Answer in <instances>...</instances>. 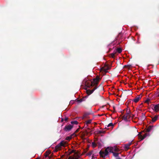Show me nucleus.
Segmentation results:
<instances>
[{
  "label": "nucleus",
  "mask_w": 159,
  "mask_h": 159,
  "mask_svg": "<svg viewBox=\"0 0 159 159\" xmlns=\"http://www.w3.org/2000/svg\"><path fill=\"white\" fill-rule=\"evenodd\" d=\"M78 123L77 121H72L71 122V124L66 126L65 129H71L75 127V125H77Z\"/></svg>",
  "instance_id": "f257e3e1"
},
{
  "label": "nucleus",
  "mask_w": 159,
  "mask_h": 159,
  "mask_svg": "<svg viewBox=\"0 0 159 159\" xmlns=\"http://www.w3.org/2000/svg\"><path fill=\"white\" fill-rule=\"evenodd\" d=\"M107 151H108V153L112 152L113 153L114 151L117 152L119 151V149L116 147L114 146V147H107L106 149Z\"/></svg>",
  "instance_id": "f03ea898"
},
{
  "label": "nucleus",
  "mask_w": 159,
  "mask_h": 159,
  "mask_svg": "<svg viewBox=\"0 0 159 159\" xmlns=\"http://www.w3.org/2000/svg\"><path fill=\"white\" fill-rule=\"evenodd\" d=\"M100 78L98 76H97L96 78L95 79H94L93 80L91 81V85L88 86L89 88L90 86L97 84Z\"/></svg>",
  "instance_id": "7ed1b4c3"
},
{
  "label": "nucleus",
  "mask_w": 159,
  "mask_h": 159,
  "mask_svg": "<svg viewBox=\"0 0 159 159\" xmlns=\"http://www.w3.org/2000/svg\"><path fill=\"white\" fill-rule=\"evenodd\" d=\"M99 154L100 156L103 158H104L106 156H107L108 154V152L107 151L106 149L104 151H101L99 152Z\"/></svg>",
  "instance_id": "20e7f679"
},
{
  "label": "nucleus",
  "mask_w": 159,
  "mask_h": 159,
  "mask_svg": "<svg viewBox=\"0 0 159 159\" xmlns=\"http://www.w3.org/2000/svg\"><path fill=\"white\" fill-rule=\"evenodd\" d=\"M130 117V112L129 111H128L126 114L124 115L123 116V119L126 121H128V119H129Z\"/></svg>",
  "instance_id": "39448f33"
},
{
  "label": "nucleus",
  "mask_w": 159,
  "mask_h": 159,
  "mask_svg": "<svg viewBox=\"0 0 159 159\" xmlns=\"http://www.w3.org/2000/svg\"><path fill=\"white\" fill-rule=\"evenodd\" d=\"M97 89V87H95L93 90H87L86 91V93L88 95H89L92 94L93 92Z\"/></svg>",
  "instance_id": "423d86ee"
},
{
  "label": "nucleus",
  "mask_w": 159,
  "mask_h": 159,
  "mask_svg": "<svg viewBox=\"0 0 159 159\" xmlns=\"http://www.w3.org/2000/svg\"><path fill=\"white\" fill-rule=\"evenodd\" d=\"M74 159H78L80 157V154L78 152H75L73 155Z\"/></svg>",
  "instance_id": "0eeeda50"
},
{
  "label": "nucleus",
  "mask_w": 159,
  "mask_h": 159,
  "mask_svg": "<svg viewBox=\"0 0 159 159\" xmlns=\"http://www.w3.org/2000/svg\"><path fill=\"white\" fill-rule=\"evenodd\" d=\"M141 98V96L140 95L138 96L134 99L133 101L135 102H137Z\"/></svg>",
  "instance_id": "6e6552de"
},
{
  "label": "nucleus",
  "mask_w": 159,
  "mask_h": 159,
  "mask_svg": "<svg viewBox=\"0 0 159 159\" xmlns=\"http://www.w3.org/2000/svg\"><path fill=\"white\" fill-rule=\"evenodd\" d=\"M61 144L59 143L55 147V151L57 152L60 149L61 147Z\"/></svg>",
  "instance_id": "1a4fd4ad"
},
{
  "label": "nucleus",
  "mask_w": 159,
  "mask_h": 159,
  "mask_svg": "<svg viewBox=\"0 0 159 159\" xmlns=\"http://www.w3.org/2000/svg\"><path fill=\"white\" fill-rule=\"evenodd\" d=\"M60 143L61 144V147H65L67 143L66 141H62Z\"/></svg>",
  "instance_id": "9d476101"
},
{
  "label": "nucleus",
  "mask_w": 159,
  "mask_h": 159,
  "mask_svg": "<svg viewBox=\"0 0 159 159\" xmlns=\"http://www.w3.org/2000/svg\"><path fill=\"white\" fill-rule=\"evenodd\" d=\"M154 110L156 112L158 111L159 110V107L158 105H156L155 106Z\"/></svg>",
  "instance_id": "9b49d317"
},
{
  "label": "nucleus",
  "mask_w": 159,
  "mask_h": 159,
  "mask_svg": "<svg viewBox=\"0 0 159 159\" xmlns=\"http://www.w3.org/2000/svg\"><path fill=\"white\" fill-rule=\"evenodd\" d=\"M139 137H140V138L141 139H140V140H143V139H144L147 136H148V134H147L146 133L145 134H144L143 135V136H142V135H139Z\"/></svg>",
  "instance_id": "f8f14e48"
},
{
  "label": "nucleus",
  "mask_w": 159,
  "mask_h": 159,
  "mask_svg": "<svg viewBox=\"0 0 159 159\" xmlns=\"http://www.w3.org/2000/svg\"><path fill=\"white\" fill-rule=\"evenodd\" d=\"M114 125V124H113L112 123H109L108 125H107V127H110V128H113Z\"/></svg>",
  "instance_id": "ddd939ff"
},
{
  "label": "nucleus",
  "mask_w": 159,
  "mask_h": 159,
  "mask_svg": "<svg viewBox=\"0 0 159 159\" xmlns=\"http://www.w3.org/2000/svg\"><path fill=\"white\" fill-rule=\"evenodd\" d=\"M156 129V126H154L153 125H150L148 127L147 129Z\"/></svg>",
  "instance_id": "4468645a"
},
{
  "label": "nucleus",
  "mask_w": 159,
  "mask_h": 159,
  "mask_svg": "<svg viewBox=\"0 0 159 159\" xmlns=\"http://www.w3.org/2000/svg\"><path fill=\"white\" fill-rule=\"evenodd\" d=\"M122 52V49L120 48H117L116 50V52H118V53H120Z\"/></svg>",
  "instance_id": "2eb2a0df"
},
{
  "label": "nucleus",
  "mask_w": 159,
  "mask_h": 159,
  "mask_svg": "<svg viewBox=\"0 0 159 159\" xmlns=\"http://www.w3.org/2000/svg\"><path fill=\"white\" fill-rule=\"evenodd\" d=\"M157 118H158L157 116H155L154 117L152 118V121L153 122L157 120Z\"/></svg>",
  "instance_id": "dca6fc26"
},
{
  "label": "nucleus",
  "mask_w": 159,
  "mask_h": 159,
  "mask_svg": "<svg viewBox=\"0 0 159 159\" xmlns=\"http://www.w3.org/2000/svg\"><path fill=\"white\" fill-rule=\"evenodd\" d=\"M72 138V135H71L70 136H68L66 137V140H70Z\"/></svg>",
  "instance_id": "f3484780"
},
{
  "label": "nucleus",
  "mask_w": 159,
  "mask_h": 159,
  "mask_svg": "<svg viewBox=\"0 0 159 159\" xmlns=\"http://www.w3.org/2000/svg\"><path fill=\"white\" fill-rule=\"evenodd\" d=\"M97 146V144H96V143L94 142H92V146L93 148H95Z\"/></svg>",
  "instance_id": "a211bd4d"
},
{
  "label": "nucleus",
  "mask_w": 159,
  "mask_h": 159,
  "mask_svg": "<svg viewBox=\"0 0 159 159\" xmlns=\"http://www.w3.org/2000/svg\"><path fill=\"white\" fill-rule=\"evenodd\" d=\"M113 155L115 157H117L118 156L119 154L117 153L113 152Z\"/></svg>",
  "instance_id": "6ab92c4d"
},
{
  "label": "nucleus",
  "mask_w": 159,
  "mask_h": 159,
  "mask_svg": "<svg viewBox=\"0 0 159 159\" xmlns=\"http://www.w3.org/2000/svg\"><path fill=\"white\" fill-rule=\"evenodd\" d=\"M145 118V116L144 114H143L142 116L141 119L142 120H144Z\"/></svg>",
  "instance_id": "aec40b11"
},
{
  "label": "nucleus",
  "mask_w": 159,
  "mask_h": 159,
  "mask_svg": "<svg viewBox=\"0 0 159 159\" xmlns=\"http://www.w3.org/2000/svg\"><path fill=\"white\" fill-rule=\"evenodd\" d=\"M128 145L127 144H126L125 145V149H126V150H127L129 148V146H128Z\"/></svg>",
  "instance_id": "412c9836"
},
{
  "label": "nucleus",
  "mask_w": 159,
  "mask_h": 159,
  "mask_svg": "<svg viewBox=\"0 0 159 159\" xmlns=\"http://www.w3.org/2000/svg\"><path fill=\"white\" fill-rule=\"evenodd\" d=\"M91 120H87L86 121V124H90L91 122Z\"/></svg>",
  "instance_id": "4be33fe9"
},
{
  "label": "nucleus",
  "mask_w": 159,
  "mask_h": 159,
  "mask_svg": "<svg viewBox=\"0 0 159 159\" xmlns=\"http://www.w3.org/2000/svg\"><path fill=\"white\" fill-rule=\"evenodd\" d=\"M68 159H74L73 156H70L69 157Z\"/></svg>",
  "instance_id": "5701e85b"
},
{
  "label": "nucleus",
  "mask_w": 159,
  "mask_h": 159,
  "mask_svg": "<svg viewBox=\"0 0 159 159\" xmlns=\"http://www.w3.org/2000/svg\"><path fill=\"white\" fill-rule=\"evenodd\" d=\"M115 54V53H111V57H113L114 56Z\"/></svg>",
  "instance_id": "b1692460"
},
{
  "label": "nucleus",
  "mask_w": 159,
  "mask_h": 159,
  "mask_svg": "<svg viewBox=\"0 0 159 159\" xmlns=\"http://www.w3.org/2000/svg\"><path fill=\"white\" fill-rule=\"evenodd\" d=\"M93 151H91L88 154V155H89V156H90L92 154V153H93Z\"/></svg>",
  "instance_id": "393cba45"
},
{
  "label": "nucleus",
  "mask_w": 159,
  "mask_h": 159,
  "mask_svg": "<svg viewBox=\"0 0 159 159\" xmlns=\"http://www.w3.org/2000/svg\"><path fill=\"white\" fill-rule=\"evenodd\" d=\"M126 144L128 145V146H130L131 144V142L129 143H128Z\"/></svg>",
  "instance_id": "a878e982"
},
{
  "label": "nucleus",
  "mask_w": 159,
  "mask_h": 159,
  "mask_svg": "<svg viewBox=\"0 0 159 159\" xmlns=\"http://www.w3.org/2000/svg\"><path fill=\"white\" fill-rule=\"evenodd\" d=\"M78 101L79 102H81L82 101V100L81 99V100H79Z\"/></svg>",
  "instance_id": "bb28decb"
},
{
  "label": "nucleus",
  "mask_w": 159,
  "mask_h": 159,
  "mask_svg": "<svg viewBox=\"0 0 159 159\" xmlns=\"http://www.w3.org/2000/svg\"><path fill=\"white\" fill-rule=\"evenodd\" d=\"M67 119H68V118L67 117H66L65 118V121H66L67 120Z\"/></svg>",
  "instance_id": "cd10ccee"
},
{
  "label": "nucleus",
  "mask_w": 159,
  "mask_h": 159,
  "mask_svg": "<svg viewBox=\"0 0 159 159\" xmlns=\"http://www.w3.org/2000/svg\"><path fill=\"white\" fill-rule=\"evenodd\" d=\"M104 132V131H103V132H102L101 131H99V133H102V132Z\"/></svg>",
  "instance_id": "c85d7f7f"
},
{
  "label": "nucleus",
  "mask_w": 159,
  "mask_h": 159,
  "mask_svg": "<svg viewBox=\"0 0 159 159\" xmlns=\"http://www.w3.org/2000/svg\"><path fill=\"white\" fill-rule=\"evenodd\" d=\"M61 120L62 121H63V119H62Z\"/></svg>",
  "instance_id": "c756f323"
},
{
  "label": "nucleus",
  "mask_w": 159,
  "mask_h": 159,
  "mask_svg": "<svg viewBox=\"0 0 159 159\" xmlns=\"http://www.w3.org/2000/svg\"><path fill=\"white\" fill-rule=\"evenodd\" d=\"M79 129V128H77V129Z\"/></svg>",
  "instance_id": "7c9ffc66"
},
{
  "label": "nucleus",
  "mask_w": 159,
  "mask_h": 159,
  "mask_svg": "<svg viewBox=\"0 0 159 159\" xmlns=\"http://www.w3.org/2000/svg\"><path fill=\"white\" fill-rule=\"evenodd\" d=\"M158 96L159 97V93H158Z\"/></svg>",
  "instance_id": "2f4dec72"
},
{
  "label": "nucleus",
  "mask_w": 159,
  "mask_h": 159,
  "mask_svg": "<svg viewBox=\"0 0 159 159\" xmlns=\"http://www.w3.org/2000/svg\"><path fill=\"white\" fill-rule=\"evenodd\" d=\"M148 130V132H149V130Z\"/></svg>",
  "instance_id": "473e14b6"
},
{
  "label": "nucleus",
  "mask_w": 159,
  "mask_h": 159,
  "mask_svg": "<svg viewBox=\"0 0 159 159\" xmlns=\"http://www.w3.org/2000/svg\"><path fill=\"white\" fill-rule=\"evenodd\" d=\"M74 135V134H73L72 135V136H73Z\"/></svg>",
  "instance_id": "72a5a7b5"
},
{
  "label": "nucleus",
  "mask_w": 159,
  "mask_h": 159,
  "mask_svg": "<svg viewBox=\"0 0 159 159\" xmlns=\"http://www.w3.org/2000/svg\"><path fill=\"white\" fill-rule=\"evenodd\" d=\"M120 159V158H118V159Z\"/></svg>",
  "instance_id": "f704fd0d"
}]
</instances>
